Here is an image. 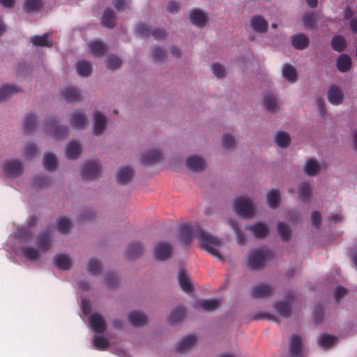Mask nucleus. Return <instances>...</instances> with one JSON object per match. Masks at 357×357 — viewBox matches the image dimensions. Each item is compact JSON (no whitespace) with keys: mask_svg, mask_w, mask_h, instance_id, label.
Listing matches in <instances>:
<instances>
[{"mask_svg":"<svg viewBox=\"0 0 357 357\" xmlns=\"http://www.w3.org/2000/svg\"><path fill=\"white\" fill-rule=\"evenodd\" d=\"M180 239L185 245L191 243L192 237L199 241L201 248L219 259L222 256L218 248L221 245V240L204 231L198 225H183L180 227Z\"/></svg>","mask_w":357,"mask_h":357,"instance_id":"obj_1","label":"nucleus"},{"mask_svg":"<svg viewBox=\"0 0 357 357\" xmlns=\"http://www.w3.org/2000/svg\"><path fill=\"white\" fill-rule=\"evenodd\" d=\"M272 255V252L265 248L255 249L248 256V266L251 269L258 270Z\"/></svg>","mask_w":357,"mask_h":357,"instance_id":"obj_2","label":"nucleus"},{"mask_svg":"<svg viewBox=\"0 0 357 357\" xmlns=\"http://www.w3.org/2000/svg\"><path fill=\"white\" fill-rule=\"evenodd\" d=\"M234 209L240 216L250 218L254 213V208L250 199L239 197L234 202Z\"/></svg>","mask_w":357,"mask_h":357,"instance_id":"obj_3","label":"nucleus"},{"mask_svg":"<svg viewBox=\"0 0 357 357\" xmlns=\"http://www.w3.org/2000/svg\"><path fill=\"white\" fill-rule=\"evenodd\" d=\"M100 161H90L85 163L82 170V178L85 181L95 179L100 176Z\"/></svg>","mask_w":357,"mask_h":357,"instance_id":"obj_4","label":"nucleus"},{"mask_svg":"<svg viewBox=\"0 0 357 357\" xmlns=\"http://www.w3.org/2000/svg\"><path fill=\"white\" fill-rule=\"evenodd\" d=\"M295 297L294 293H290L284 301L275 303L273 307L276 312L284 317H289L291 312V305Z\"/></svg>","mask_w":357,"mask_h":357,"instance_id":"obj_5","label":"nucleus"},{"mask_svg":"<svg viewBox=\"0 0 357 357\" xmlns=\"http://www.w3.org/2000/svg\"><path fill=\"white\" fill-rule=\"evenodd\" d=\"M57 121L54 117H50L45 123V127L52 131V136L56 139H63L68 134V128L66 126H57Z\"/></svg>","mask_w":357,"mask_h":357,"instance_id":"obj_6","label":"nucleus"},{"mask_svg":"<svg viewBox=\"0 0 357 357\" xmlns=\"http://www.w3.org/2000/svg\"><path fill=\"white\" fill-rule=\"evenodd\" d=\"M172 253V248L168 243H159L155 245L153 250L155 259L158 261L168 259Z\"/></svg>","mask_w":357,"mask_h":357,"instance_id":"obj_7","label":"nucleus"},{"mask_svg":"<svg viewBox=\"0 0 357 357\" xmlns=\"http://www.w3.org/2000/svg\"><path fill=\"white\" fill-rule=\"evenodd\" d=\"M4 173L8 177L15 178L22 173L21 162L16 160H10L3 164Z\"/></svg>","mask_w":357,"mask_h":357,"instance_id":"obj_8","label":"nucleus"},{"mask_svg":"<svg viewBox=\"0 0 357 357\" xmlns=\"http://www.w3.org/2000/svg\"><path fill=\"white\" fill-rule=\"evenodd\" d=\"M303 341L301 336L293 335L289 340V357H303Z\"/></svg>","mask_w":357,"mask_h":357,"instance_id":"obj_9","label":"nucleus"},{"mask_svg":"<svg viewBox=\"0 0 357 357\" xmlns=\"http://www.w3.org/2000/svg\"><path fill=\"white\" fill-rule=\"evenodd\" d=\"M272 295L273 289L269 285L265 284H260L253 287L251 291V296L253 298H269Z\"/></svg>","mask_w":357,"mask_h":357,"instance_id":"obj_10","label":"nucleus"},{"mask_svg":"<svg viewBox=\"0 0 357 357\" xmlns=\"http://www.w3.org/2000/svg\"><path fill=\"white\" fill-rule=\"evenodd\" d=\"M61 93L68 102H75L81 100L80 91L73 86L63 88Z\"/></svg>","mask_w":357,"mask_h":357,"instance_id":"obj_11","label":"nucleus"},{"mask_svg":"<svg viewBox=\"0 0 357 357\" xmlns=\"http://www.w3.org/2000/svg\"><path fill=\"white\" fill-rule=\"evenodd\" d=\"M69 122L73 128L82 129L86 123V116L82 111L77 110L70 114Z\"/></svg>","mask_w":357,"mask_h":357,"instance_id":"obj_12","label":"nucleus"},{"mask_svg":"<svg viewBox=\"0 0 357 357\" xmlns=\"http://www.w3.org/2000/svg\"><path fill=\"white\" fill-rule=\"evenodd\" d=\"M89 323L93 330L98 333H102L106 330V324L103 317L99 314H93L89 317Z\"/></svg>","mask_w":357,"mask_h":357,"instance_id":"obj_13","label":"nucleus"},{"mask_svg":"<svg viewBox=\"0 0 357 357\" xmlns=\"http://www.w3.org/2000/svg\"><path fill=\"white\" fill-rule=\"evenodd\" d=\"M343 93L341 89L335 86H331L328 91V100L332 105H340L343 99Z\"/></svg>","mask_w":357,"mask_h":357,"instance_id":"obj_14","label":"nucleus"},{"mask_svg":"<svg viewBox=\"0 0 357 357\" xmlns=\"http://www.w3.org/2000/svg\"><path fill=\"white\" fill-rule=\"evenodd\" d=\"M107 119L100 112H94L93 134L99 135L102 133L106 127Z\"/></svg>","mask_w":357,"mask_h":357,"instance_id":"obj_15","label":"nucleus"},{"mask_svg":"<svg viewBox=\"0 0 357 357\" xmlns=\"http://www.w3.org/2000/svg\"><path fill=\"white\" fill-rule=\"evenodd\" d=\"M187 167L193 172H199L204 168L205 161L197 155H192L186 160Z\"/></svg>","mask_w":357,"mask_h":357,"instance_id":"obj_16","label":"nucleus"},{"mask_svg":"<svg viewBox=\"0 0 357 357\" xmlns=\"http://www.w3.org/2000/svg\"><path fill=\"white\" fill-rule=\"evenodd\" d=\"M161 158V153L158 150H150L143 154L141 162L144 165H151L156 163Z\"/></svg>","mask_w":357,"mask_h":357,"instance_id":"obj_17","label":"nucleus"},{"mask_svg":"<svg viewBox=\"0 0 357 357\" xmlns=\"http://www.w3.org/2000/svg\"><path fill=\"white\" fill-rule=\"evenodd\" d=\"M82 149L77 142L72 141L66 146V156L69 160H75L81 154Z\"/></svg>","mask_w":357,"mask_h":357,"instance_id":"obj_18","label":"nucleus"},{"mask_svg":"<svg viewBox=\"0 0 357 357\" xmlns=\"http://www.w3.org/2000/svg\"><path fill=\"white\" fill-rule=\"evenodd\" d=\"M128 320L134 326H141L147 322L146 315L139 311H132L128 314Z\"/></svg>","mask_w":357,"mask_h":357,"instance_id":"obj_19","label":"nucleus"},{"mask_svg":"<svg viewBox=\"0 0 357 357\" xmlns=\"http://www.w3.org/2000/svg\"><path fill=\"white\" fill-rule=\"evenodd\" d=\"M291 44L296 50H302L308 46L309 38L303 33H298L291 36Z\"/></svg>","mask_w":357,"mask_h":357,"instance_id":"obj_20","label":"nucleus"},{"mask_svg":"<svg viewBox=\"0 0 357 357\" xmlns=\"http://www.w3.org/2000/svg\"><path fill=\"white\" fill-rule=\"evenodd\" d=\"M251 27L258 33H264L268 29V22L259 15H255L251 19Z\"/></svg>","mask_w":357,"mask_h":357,"instance_id":"obj_21","label":"nucleus"},{"mask_svg":"<svg viewBox=\"0 0 357 357\" xmlns=\"http://www.w3.org/2000/svg\"><path fill=\"white\" fill-rule=\"evenodd\" d=\"M196 340L195 335H188L178 342L176 348V351L179 353L186 352L196 342Z\"/></svg>","mask_w":357,"mask_h":357,"instance_id":"obj_22","label":"nucleus"},{"mask_svg":"<svg viewBox=\"0 0 357 357\" xmlns=\"http://www.w3.org/2000/svg\"><path fill=\"white\" fill-rule=\"evenodd\" d=\"M282 74L285 79L291 83H294L297 81L296 69L291 64L285 63L283 65Z\"/></svg>","mask_w":357,"mask_h":357,"instance_id":"obj_23","label":"nucleus"},{"mask_svg":"<svg viewBox=\"0 0 357 357\" xmlns=\"http://www.w3.org/2000/svg\"><path fill=\"white\" fill-rule=\"evenodd\" d=\"M264 107L269 112H276L279 109L278 101L271 92L267 93L264 98Z\"/></svg>","mask_w":357,"mask_h":357,"instance_id":"obj_24","label":"nucleus"},{"mask_svg":"<svg viewBox=\"0 0 357 357\" xmlns=\"http://www.w3.org/2000/svg\"><path fill=\"white\" fill-rule=\"evenodd\" d=\"M133 171L130 167H121L119 168L117 174L116 180L121 184H126L128 183L132 178Z\"/></svg>","mask_w":357,"mask_h":357,"instance_id":"obj_25","label":"nucleus"},{"mask_svg":"<svg viewBox=\"0 0 357 357\" xmlns=\"http://www.w3.org/2000/svg\"><path fill=\"white\" fill-rule=\"evenodd\" d=\"M116 15L110 8H106L101 18L102 24L109 29H112L116 24Z\"/></svg>","mask_w":357,"mask_h":357,"instance_id":"obj_26","label":"nucleus"},{"mask_svg":"<svg viewBox=\"0 0 357 357\" xmlns=\"http://www.w3.org/2000/svg\"><path fill=\"white\" fill-rule=\"evenodd\" d=\"M190 19L193 24L199 27L204 26L206 22V15L200 10H192L190 14Z\"/></svg>","mask_w":357,"mask_h":357,"instance_id":"obj_27","label":"nucleus"},{"mask_svg":"<svg viewBox=\"0 0 357 357\" xmlns=\"http://www.w3.org/2000/svg\"><path fill=\"white\" fill-rule=\"evenodd\" d=\"M249 229L257 238H263L269 232L268 227L262 222H257Z\"/></svg>","mask_w":357,"mask_h":357,"instance_id":"obj_28","label":"nucleus"},{"mask_svg":"<svg viewBox=\"0 0 357 357\" xmlns=\"http://www.w3.org/2000/svg\"><path fill=\"white\" fill-rule=\"evenodd\" d=\"M54 264L62 270H68L72 266V261L68 255H58L54 257Z\"/></svg>","mask_w":357,"mask_h":357,"instance_id":"obj_29","label":"nucleus"},{"mask_svg":"<svg viewBox=\"0 0 357 357\" xmlns=\"http://www.w3.org/2000/svg\"><path fill=\"white\" fill-rule=\"evenodd\" d=\"M178 280L179 285L183 291L189 293L193 289L190 281L186 275L185 271L181 270L178 275Z\"/></svg>","mask_w":357,"mask_h":357,"instance_id":"obj_30","label":"nucleus"},{"mask_svg":"<svg viewBox=\"0 0 357 357\" xmlns=\"http://www.w3.org/2000/svg\"><path fill=\"white\" fill-rule=\"evenodd\" d=\"M143 251V248L139 243H134L130 244L126 252V257L128 259H132L139 257Z\"/></svg>","mask_w":357,"mask_h":357,"instance_id":"obj_31","label":"nucleus"},{"mask_svg":"<svg viewBox=\"0 0 357 357\" xmlns=\"http://www.w3.org/2000/svg\"><path fill=\"white\" fill-rule=\"evenodd\" d=\"M52 235L50 230L44 231L38 237V245L39 248L47 250L51 246Z\"/></svg>","mask_w":357,"mask_h":357,"instance_id":"obj_32","label":"nucleus"},{"mask_svg":"<svg viewBox=\"0 0 357 357\" xmlns=\"http://www.w3.org/2000/svg\"><path fill=\"white\" fill-rule=\"evenodd\" d=\"M31 41L34 45L38 47H51L53 45L52 41L49 39V35L47 33L43 34V36H31Z\"/></svg>","mask_w":357,"mask_h":357,"instance_id":"obj_33","label":"nucleus"},{"mask_svg":"<svg viewBox=\"0 0 357 357\" xmlns=\"http://www.w3.org/2000/svg\"><path fill=\"white\" fill-rule=\"evenodd\" d=\"M77 73L83 77L89 76L92 70L91 63L86 60L79 61L76 64Z\"/></svg>","mask_w":357,"mask_h":357,"instance_id":"obj_34","label":"nucleus"},{"mask_svg":"<svg viewBox=\"0 0 357 357\" xmlns=\"http://www.w3.org/2000/svg\"><path fill=\"white\" fill-rule=\"evenodd\" d=\"M351 66V60L347 54H341L337 59V68L341 72L348 71Z\"/></svg>","mask_w":357,"mask_h":357,"instance_id":"obj_35","label":"nucleus"},{"mask_svg":"<svg viewBox=\"0 0 357 357\" xmlns=\"http://www.w3.org/2000/svg\"><path fill=\"white\" fill-rule=\"evenodd\" d=\"M89 46L92 54L96 57L102 56L106 51V47L101 41H93Z\"/></svg>","mask_w":357,"mask_h":357,"instance_id":"obj_36","label":"nucleus"},{"mask_svg":"<svg viewBox=\"0 0 357 357\" xmlns=\"http://www.w3.org/2000/svg\"><path fill=\"white\" fill-rule=\"evenodd\" d=\"M319 165L315 160L309 159L304 166V172L308 176H314L319 173Z\"/></svg>","mask_w":357,"mask_h":357,"instance_id":"obj_37","label":"nucleus"},{"mask_svg":"<svg viewBox=\"0 0 357 357\" xmlns=\"http://www.w3.org/2000/svg\"><path fill=\"white\" fill-rule=\"evenodd\" d=\"M280 201V191L277 189H272L267 193V202L270 207L276 208Z\"/></svg>","mask_w":357,"mask_h":357,"instance_id":"obj_38","label":"nucleus"},{"mask_svg":"<svg viewBox=\"0 0 357 357\" xmlns=\"http://www.w3.org/2000/svg\"><path fill=\"white\" fill-rule=\"evenodd\" d=\"M331 46L335 51L342 52L345 50L347 43L343 36L337 35L332 38Z\"/></svg>","mask_w":357,"mask_h":357,"instance_id":"obj_39","label":"nucleus"},{"mask_svg":"<svg viewBox=\"0 0 357 357\" xmlns=\"http://www.w3.org/2000/svg\"><path fill=\"white\" fill-rule=\"evenodd\" d=\"M20 89L14 85H4L0 89V102L17 93Z\"/></svg>","mask_w":357,"mask_h":357,"instance_id":"obj_40","label":"nucleus"},{"mask_svg":"<svg viewBox=\"0 0 357 357\" xmlns=\"http://www.w3.org/2000/svg\"><path fill=\"white\" fill-rule=\"evenodd\" d=\"M43 5L41 0H25L23 8L26 13L34 12L39 10Z\"/></svg>","mask_w":357,"mask_h":357,"instance_id":"obj_41","label":"nucleus"},{"mask_svg":"<svg viewBox=\"0 0 357 357\" xmlns=\"http://www.w3.org/2000/svg\"><path fill=\"white\" fill-rule=\"evenodd\" d=\"M185 316V309L182 307H176L172 312L169 317V321L171 324H176L181 321Z\"/></svg>","mask_w":357,"mask_h":357,"instance_id":"obj_42","label":"nucleus"},{"mask_svg":"<svg viewBox=\"0 0 357 357\" xmlns=\"http://www.w3.org/2000/svg\"><path fill=\"white\" fill-rule=\"evenodd\" d=\"M199 305L204 310L213 311L218 307L220 302L219 300L213 298L200 300L199 301Z\"/></svg>","mask_w":357,"mask_h":357,"instance_id":"obj_43","label":"nucleus"},{"mask_svg":"<svg viewBox=\"0 0 357 357\" xmlns=\"http://www.w3.org/2000/svg\"><path fill=\"white\" fill-rule=\"evenodd\" d=\"M275 142L280 147L285 148L290 144V136L285 132H278L275 135Z\"/></svg>","mask_w":357,"mask_h":357,"instance_id":"obj_44","label":"nucleus"},{"mask_svg":"<svg viewBox=\"0 0 357 357\" xmlns=\"http://www.w3.org/2000/svg\"><path fill=\"white\" fill-rule=\"evenodd\" d=\"M21 251L23 256L28 260L36 261L40 257L39 252L32 247H22Z\"/></svg>","mask_w":357,"mask_h":357,"instance_id":"obj_45","label":"nucleus"},{"mask_svg":"<svg viewBox=\"0 0 357 357\" xmlns=\"http://www.w3.org/2000/svg\"><path fill=\"white\" fill-rule=\"evenodd\" d=\"M37 123V117L33 114H28L24 121V132L29 133L34 131Z\"/></svg>","mask_w":357,"mask_h":357,"instance_id":"obj_46","label":"nucleus"},{"mask_svg":"<svg viewBox=\"0 0 357 357\" xmlns=\"http://www.w3.org/2000/svg\"><path fill=\"white\" fill-rule=\"evenodd\" d=\"M70 221L63 216H61L57 220L56 228L61 234H67L71 228Z\"/></svg>","mask_w":357,"mask_h":357,"instance_id":"obj_47","label":"nucleus"},{"mask_svg":"<svg viewBox=\"0 0 357 357\" xmlns=\"http://www.w3.org/2000/svg\"><path fill=\"white\" fill-rule=\"evenodd\" d=\"M56 158L51 153H47L44 155L43 165L45 169L47 171H53L55 169L56 166Z\"/></svg>","mask_w":357,"mask_h":357,"instance_id":"obj_48","label":"nucleus"},{"mask_svg":"<svg viewBox=\"0 0 357 357\" xmlns=\"http://www.w3.org/2000/svg\"><path fill=\"white\" fill-rule=\"evenodd\" d=\"M87 271L89 274L97 275L101 271L100 262L95 259H91L87 266Z\"/></svg>","mask_w":357,"mask_h":357,"instance_id":"obj_49","label":"nucleus"},{"mask_svg":"<svg viewBox=\"0 0 357 357\" xmlns=\"http://www.w3.org/2000/svg\"><path fill=\"white\" fill-rule=\"evenodd\" d=\"M335 336L324 334L319 337L318 340V344L320 347L323 348H326L331 347L335 342Z\"/></svg>","mask_w":357,"mask_h":357,"instance_id":"obj_50","label":"nucleus"},{"mask_svg":"<svg viewBox=\"0 0 357 357\" xmlns=\"http://www.w3.org/2000/svg\"><path fill=\"white\" fill-rule=\"evenodd\" d=\"M278 231L284 241H288L291 236V230L289 227L284 222H279L278 224Z\"/></svg>","mask_w":357,"mask_h":357,"instance_id":"obj_51","label":"nucleus"},{"mask_svg":"<svg viewBox=\"0 0 357 357\" xmlns=\"http://www.w3.org/2000/svg\"><path fill=\"white\" fill-rule=\"evenodd\" d=\"M93 344L97 349H106L108 348L109 343L108 340L100 336H95L93 337Z\"/></svg>","mask_w":357,"mask_h":357,"instance_id":"obj_52","label":"nucleus"},{"mask_svg":"<svg viewBox=\"0 0 357 357\" xmlns=\"http://www.w3.org/2000/svg\"><path fill=\"white\" fill-rule=\"evenodd\" d=\"M121 60L116 56H110L106 61V66L109 69L115 70L121 67Z\"/></svg>","mask_w":357,"mask_h":357,"instance_id":"obj_53","label":"nucleus"},{"mask_svg":"<svg viewBox=\"0 0 357 357\" xmlns=\"http://www.w3.org/2000/svg\"><path fill=\"white\" fill-rule=\"evenodd\" d=\"M50 179L45 175H40L34 178L33 186L35 188H44L50 183Z\"/></svg>","mask_w":357,"mask_h":357,"instance_id":"obj_54","label":"nucleus"},{"mask_svg":"<svg viewBox=\"0 0 357 357\" xmlns=\"http://www.w3.org/2000/svg\"><path fill=\"white\" fill-rule=\"evenodd\" d=\"M300 193L299 197L303 201L307 200L311 195L310 192V185L307 183H303L300 185Z\"/></svg>","mask_w":357,"mask_h":357,"instance_id":"obj_55","label":"nucleus"},{"mask_svg":"<svg viewBox=\"0 0 357 357\" xmlns=\"http://www.w3.org/2000/svg\"><path fill=\"white\" fill-rule=\"evenodd\" d=\"M222 146L225 149H231L234 147L235 139L234 137L229 134H225L222 136Z\"/></svg>","mask_w":357,"mask_h":357,"instance_id":"obj_56","label":"nucleus"},{"mask_svg":"<svg viewBox=\"0 0 357 357\" xmlns=\"http://www.w3.org/2000/svg\"><path fill=\"white\" fill-rule=\"evenodd\" d=\"M231 226L236 233L238 243L241 245L245 244L246 239L244 235L240 231L238 222L232 221L231 222Z\"/></svg>","mask_w":357,"mask_h":357,"instance_id":"obj_57","label":"nucleus"},{"mask_svg":"<svg viewBox=\"0 0 357 357\" xmlns=\"http://www.w3.org/2000/svg\"><path fill=\"white\" fill-rule=\"evenodd\" d=\"M105 282L109 288L113 289L117 286L119 283V278L115 273H110L107 275Z\"/></svg>","mask_w":357,"mask_h":357,"instance_id":"obj_58","label":"nucleus"},{"mask_svg":"<svg viewBox=\"0 0 357 357\" xmlns=\"http://www.w3.org/2000/svg\"><path fill=\"white\" fill-rule=\"evenodd\" d=\"M136 31L141 36H148L150 34V28L145 23H140L137 26Z\"/></svg>","mask_w":357,"mask_h":357,"instance_id":"obj_59","label":"nucleus"},{"mask_svg":"<svg viewBox=\"0 0 357 357\" xmlns=\"http://www.w3.org/2000/svg\"><path fill=\"white\" fill-rule=\"evenodd\" d=\"M303 23L307 28H312L314 25V13H307L303 16Z\"/></svg>","mask_w":357,"mask_h":357,"instance_id":"obj_60","label":"nucleus"},{"mask_svg":"<svg viewBox=\"0 0 357 357\" xmlns=\"http://www.w3.org/2000/svg\"><path fill=\"white\" fill-rule=\"evenodd\" d=\"M313 315H314V321L316 322V324H318L319 322H320L322 320L323 315H324V310H323V307L320 305L315 307L314 312H313Z\"/></svg>","mask_w":357,"mask_h":357,"instance_id":"obj_61","label":"nucleus"},{"mask_svg":"<svg viewBox=\"0 0 357 357\" xmlns=\"http://www.w3.org/2000/svg\"><path fill=\"white\" fill-rule=\"evenodd\" d=\"M213 74L218 77H222L225 75L224 67L218 63H215L212 66Z\"/></svg>","mask_w":357,"mask_h":357,"instance_id":"obj_62","label":"nucleus"},{"mask_svg":"<svg viewBox=\"0 0 357 357\" xmlns=\"http://www.w3.org/2000/svg\"><path fill=\"white\" fill-rule=\"evenodd\" d=\"M153 58L155 61H161L165 57V53L160 47H155L152 52Z\"/></svg>","mask_w":357,"mask_h":357,"instance_id":"obj_63","label":"nucleus"},{"mask_svg":"<svg viewBox=\"0 0 357 357\" xmlns=\"http://www.w3.org/2000/svg\"><path fill=\"white\" fill-rule=\"evenodd\" d=\"M347 292L346 288L342 286H337L334 292V297L336 301H338L341 298H342Z\"/></svg>","mask_w":357,"mask_h":357,"instance_id":"obj_64","label":"nucleus"}]
</instances>
